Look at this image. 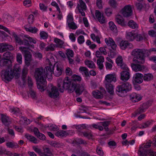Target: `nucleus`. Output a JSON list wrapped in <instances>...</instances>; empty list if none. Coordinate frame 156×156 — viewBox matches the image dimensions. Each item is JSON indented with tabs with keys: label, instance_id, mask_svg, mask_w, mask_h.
<instances>
[{
	"label": "nucleus",
	"instance_id": "obj_52",
	"mask_svg": "<svg viewBox=\"0 0 156 156\" xmlns=\"http://www.w3.org/2000/svg\"><path fill=\"white\" fill-rule=\"evenodd\" d=\"M112 9L111 8H108L105 10V12L108 16H110L112 14Z\"/></svg>",
	"mask_w": 156,
	"mask_h": 156
},
{
	"label": "nucleus",
	"instance_id": "obj_34",
	"mask_svg": "<svg viewBox=\"0 0 156 156\" xmlns=\"http://www.w3.org/2000/svg\"><path fill=\"white\" fill-rule=\"evenodd\" d=\"M28 69L27 67H24L22 70V79L24 83H25L26 81L25 78L27 74Z\"/></svg>",
	"mask_w": 156,
	"mask_h": 156
},
{
	"label": "nucleus",
	"instance_id": "obj_16",
	"mask_svg": "<svg viewBox=\"0 0 156 156\" xmlns=\"http://www.w3.org/2000/svg\"><path fill=\"white\" fill-rule=\"evenodd\" d=\"M95 14L96 17L101 23H104L106 22L107 21L105 17L99 10H96Z\"/></svg>",
	"mask_w": 156,
	"mask_h": 156
},
{
	"label": "nucleus",
	"instance_id": "obj_7",
	"mask_svg": "<svg viewBox=\"0 0 156 156\" xmlns=\"http://www.w3.org/2000/svg\"><path fill=\"white\" fill-rule=\"evenodd\" d=\"M152 143L151 140H149L147 143L143 147H140L139 150L138 154L142 156H145L146 155L150 154L151 156H156V152L153 151L151 149H147L151 146Z\"/></svg>",
	"mask_w": 156,
	"mask_h": 156
},
{
	"label": "nucleus",
	"instance_id": "obj_35",
	"mask_svg": "<svg viewBox=\"0 0 156 156\" xmlns=\"http://www.w3.org/2000/svg\"><path fill=\"white\" fill-rule=\"evenodd\" d=\"M43 153H42L41 156H50L51 151L48 147H44L43 148Z\"/></svg>",
	"mask_w": 156,
	"mask_h": 156
},
{
	"label": "nucleus",
	"instance_id": "obj_50",
	"mask_svg": "<svg viewBox=\"0 0 156 156\" xmlns=\"http://www.w3.org/2000/svg\"><path fill=\"white\" fill-rule=\"evenodd\" d=\"M96 151L97 154L99 155L102 156L104 155V152L101 147L98 146L97 148Z\"/></svg>",
	"mask_w": 156,
	"mask_h": 156
},
{
	"label": "nucleus",
	"instance_id": "obj_54",
	"mask_svg": "<svg viewBox=\"0 0 156 156\" xmlns=\"http://www.w3.org/2000/svg\"><path fill=\"white\" fill-rule=\"evenodd\" d=\"M70 28L73 30H75L77 28V26L73 22L68 23Z\"/></svg>",
	"mask_w": 156,
	"mask_h": 156
},
{
	"label": "nucleus",
	"instance_id": "obj_8",
	"mask_svg": "<svg viewBox=\"0 0 156 156\" xmlns=\"http://www.w3.org/2000/svg\"><path fill=\"white\" fill-rule=\"evenodd\" d=\"M48 95L49 97L55 98L59 95V93L57 88L52 84L48 85L47 88Z\"/></svg>",
	"mask_w": 156,
	"mask_h": 156
},
{
	"label": "nucleus",
	"instance_id": "obj_23",
	"mask_svg": "<svg viewBox=\"0 0 156 156\" xmlns=\"http://www.w3.org/2000/svg\"><path fill=\"white\" fill-rule=\"evenodd\" d=\"M104 57H101L100 58H98L97 60V65L99 68L101 70L104 67L103 62H104Z\"/></svg>",
	"mask_w": 156,
	"mask_h": 156
},
{
	"label": "nucleus",
	"instance_id": "obj_19",
	"mask_svg": "<svg viewBox=\"0 0 156 156\" xmlns=\"http://www.w3.org/2000/svg\"><path fill=\"white\" fill-rule=\"evenodd\" d=\"M151 105L148 102L143 103L140 105V108L137 110V114H139L144 112L146 109H147Z\"/></svg>",
	"mask_w": 156,
	"mask_h": 156
},
{
	"label": "nucleus",
	"instance_id": "obj_10",
	"mask_svg": "<svg viewBox=\"0 0 156 156\" xmlns=\"http://www.w3.org/2000/svg\"><path fill=\"white\" fill-rule=\"evenodd\" d=\"M121 39L119 38H117L116 40L117 41H121L119 43L120 48L122 50H125L127 48H133V45L129 43L127 41H121Z\"/></svg>",
	"mask_w": 156,
	"mask_h": 156
},
{
	"label": "nucleus",
	"instance_id": "obj_12",
	"mask_svg": "<svg viewBox=\"0 0 156 156\" xmlns=\"http://www.w3.org/2000/svg\"><path fill=\"white\" fill-rule=\"evenodd\" d=\"M132 10L130 5H126L122 9V14L125 17H129L132 15Z\"/></svg>",
	"mask_w": 156,
	"mask_h": 156
},
{
	"label": "nucleus",
	"instance_id": "obj_57",
	"mask_svg": "<svg viewBox=\"0 0 156 156\" xmlns=\"http://www.w3.org/2000/svg\"><path fill=\"white\" fill-rule=\"evenodd\" d=\"M77 41L78 43L81 44L84 42V36L83 35L80 36L77 38Z\"/></svg>",
	"mask_w": 156,
	"mask_h": 156
},
{
	"label": "nucleus",
	"instance_id": "obj_1",
	"mask_svg": "<svg viewBox=\"0 0 156 156\" xmlns=\"http://www.w3.org/2000/svg\"><path fill=\"white\" fill-rule=\"evenodd\" d=\"M51 66L46 67L44 69L42 67L37 68L35 69L34 76L37 82V88L44 90L46 88V78L51 79L53 73Z\"/></svg>",
	"mask_w": 156,
	"mask_h": 156
},
{
	"label": "nucleus",
	"instance_id": "obj_63",
	"mask_svg": "<svg viewBox=\"0 0 156 156\" xmlns=\"http://www.w3.org/2000/svg\"><path fill=\"white\" fill-rule=\"evenodd\" d=\"M119 66L121 67V69H123V70L127 71L129 70L128 66L124 62L122 63Z\"/></svg>",
	"mask_w": 156,
	"mask_h": 156
},
{
	"label": "nucleus",
	"instance_id": "obj_47",
	"mask_svg": "<svg viewBox=\"0 0 156 156\" xmlns=\"http://www.w3.org/2000/svg\"><path fill=\"white\" fill-rule=\"evenodd\" d=\"M66 54L67 58H72L73 57L74 55V53L73 51L69 49H68L66 50Z\"/></svg>",
	"mask_w": 156,
	"mask_h": 156
},
{
	"label": "nucleus",
	"instance_id": "obj_45",
	"mask_svg": "<svg viewBox=\"0 0 156 156\" xmlns=\"http://www.w3.org/2000/svg\"><path fill=\"white\" fill-rule=\"evenodd\" d=\"M86 126L85 125V124H82L81 125H77L75 127L76 129L78 130V133H81V132H80V130L86 129Z\"/></svg>",
	"mask_w": 156,
	"mask_h": 156
},
{
	"label": "nucleus",
	"instance_id": "obj_22",
	"mask_svg": "<svg viewBox=\"0 0 156 156\" xmlns=\"http://www.w3.org/2000/svg\"><path fill=\"white\" fill-rule=\"evenodd\" d=\"M131 67L136 72L141 71L144 69V66L140 65L132 64Z\"/></svg>",
	"mask_w": 156,
	"mask_h": 156
},
{
	"label": "nucleus",
	"instance_id": "obj_28",
	"mask_svg": "<svg viewBox=\"0 0 156 156\" xmlns=\"http://www.w3.org/2000/svg\"><path fill=\"white\" fill-rule=\"evenodd\" d=\"M136 34L133 33L132 32L126 33V38L129 41H133L135 38Z\"/></svg>",
	"mask_w": 156,
	"mask_h": 156
},
{
	"label": "nucleus",
	"instance_id": "obj_55",
	"mask_svg": "<svg viewBox=\"0 0 156 156\" xmlns=\"http://www.w3.org/2000/svg\"><path fill=\"white\" fill-rule=\"evenodd\" d=\"M12 17L10 16H5L3 18V20L6 23H8L12 20Z\"/></svg>",
	"mask_w": 156,
	"mask_h": 156
},
{
	"label": "nucleus",
	"instance_id": "obj_5",
	"mask_svg": "<svg viewBox=\"0 0 156 156\" xmlns=\"http://www.w3.org/2000/svg\"><path fill=\"white\" fill-rule=\"evenodd\" d=\"M116 81V77L115 74H110L105 76L104 83L108 92L111 95H113L114 93V86L112 82L115 83Z\"/></svg>",
	"mask_w": 156,
	"mask_h": 156
},
{
	"label": "nucleus",
	"instance_id": "obj_33",
	"mask_svg": "<svg viewBox=\"0 0 156 156\" xmlns=\"http://www.w3.org/2000/svg\"><path fill=\"white\" fill-rule=\"evenodd\" d=\"M85 65L89 68L93 69L95 67V65L94 62L91 61L86 60L84 62Z\"/></svg>",
	"mask_w": 156,
	"mask_h": 156
},
{
	"label": "nucleus",
	"instance_id": "obj_48",
	"mask_svg": "<svg viewBox=\"0 0 156 156\" xmlns=\"http://www.w3.org/2000/svg\"><path fill=\"white\" fill-rule=\"evenodd\" d=\"M116 62L118 66L120 65L122 63H124L122 58V56H118L116 59Z\"/></svg>",
	"mask_w": 156,
	"mask_h": 156
},
{
	"label": "nucleus",
	"instance_id": "obj_37",
	"mask_svg": "<svg viewBox=\"0 0 156 156\" xmlns=\"http://www.w3.org/2000/svg\"><path fill=\"white\" fill-rule=\"evenodd\" d=\"M128 25L133 29H136L138 28V25L133 20L129 21L128 23Z\"/></svg>",
	"mask_w": 156,
	"mask_h": 156
},
{
	"label": "nucleus",
	"instance_id": "obj_38",
	"mask_svg": "<svg viewBox=\"0 0 156 156\" xmlns=\"http://www.w3.org/2000/svg\"><path fill=\"white\" fill-rule=\"evenodd\" d=\"M25 29L26 31L34 34L36 33L38 31V29L35 27H25Z\"/></svg>",
	"mask_w": 156,
	"mask_h": 156
},
{
	"label": "nucleus",
	"instance_id": "obj_14",
	"mask_svg": "<svg viewBox=\"0 0 156 156\" xmlns=\"http://www.w3.org/2000/svg\"><path fill=\"white\" fill-rule=\"evenodd\" d=\"M120 74L121 80L124 82L127 81L130 78L129 70H123L120 73Z\"/></svg>",
	"mask_w": 156,
	"mask_h": 156
},
{
	"label": "nucleus",
	"instance_id": "obj_62",
	"mask_svg": "<svg viewBox=\"0 0 156 156\" xmlns=\"http://www.w3.org/2000/svg\"><path fill=\"white\" fill-rule=\"evenodd\" d=\"M73 18L72 15L71 14H69L67 16V23H68L73 22Z\"/></svg>",
	"mask_w": 156,
	"mask_h": 156
},
{
	"label": "nucleus",
	"instance_id": "obj_60",
	"mask_svg": "<svg viewBox=\"0 0 156 156\" xmlns=\"http://www.w3.org/2000/svg\"><path fill=\"white\" fill-rule=\"evenodd\" d=\"M135 38L137 41H142L143 39V37L142 35L140 34H136Z\"/></svg>",
	"mask_w": 156,
	"mask_h": 156
},
{
	"label": "nucleus",
	"instance_id": "obj_39",
	"mask_svg": "<svg viewBox=\"0 0 156 156\" xmlns=\"http://www.w3.org/2000/svg\"><path fill=\"white\" fill-rule=\"evenodd\" d=\"M3 154H6L9 156H11L12 154L10 152L6 151L5 148L2 147L0 148V155H2Z\"/></svg>",
	"mask_w": 156,
	"mask_h": 156
},
{
	"label": "nucleus",
	"instance_id": "obj_9",
	"mask_svg": "<svg viewBox=\"0 0 156 156\" xmlns=\"http://www.w3.org/2000/svg\"><path fill=\"white\" fill-rule=\"evenodd\" d=\"M47 60L49 62V66H51V69L53 70L54 72L53 73H54L55 75L57 76H59L61 75L63 71V66L60 64H57L56 66V70L54 72V67L53 65V63H51L49 59H47Z\"/></svg>",
	"mask_w": 156,
	"mask_h": 156
},
{
	"label": "nucleus",
	"instance_id": "obj_40",
	"mask_svg": "<svg viewBox=\"0 0 156 156\" xmlns=\"http://www.w3.org/2000/svg\"><path fill=\"white\" fill-rule=\"evenodd\" d=\"M73 79L70 80L71 81H74L76 84H78L76 82H80L81 80V77L77 75H74L73 76Z\"/></svg>",
	"mask_w": 156,
	"mask_h": 156
},
{
	"label": "nucleus",
	"instance_id": "obj_36",
	"mask_svg": "<svg viewBox=\"0 0 156 156\" xmlns=\"http://www.w3.org/2000/svg\"><path fill=\"white\" fill-rule=\"evenodd\" d=\"M68 134V133L65 131L62 130H60L57 132L55 135L58 137H63L67 136Z\"/></svg>",
	"mask_w": 156,
	"mask_h": 156
},
{
	"label": "nucleus",
	"instance_id": "obj_13",
	"mask_svg": "<svg viewBox=\"0 0 156 156\" xmlns=\"http://www.w3.org/2000/svg\"><path fill=\"white\" fill-rule=\"evenodd\" d=\"M19 49L24 55L25 59L31 60L32 55L28 51V49H29V47H20L19 48Z\"/></svg>",
	"mask_w": 156,
	"mask_h": 156
},
{
	"label": "nucleus",
	"instance_id": "obj_32",
	"mask_svg": "<svg viewBox=\"0 0 156 156\" xmlns=\"http://www.w3.org/2000/svg\"><path fill=\"white\" fill-rule=\"evenodd\" d=\"M78 134L80 136H81L82 134H83V136L89 139H91L93 136L92 134L89 132H83Z\"/></svg>",
	"mask_w": 156,
	"mask_h": 156
},
{
	"label": "nucleus",
	"instance_id": "obj_64",
	"mask_svg": "<svg viewBox=\"0 0 156 156\" xmlns=\"http://www.w3.org/2000/svg\"><path fill=\"white\" fill-rule=\"evenodd\" d=\"M11 56V53L9 51L4 53L3 56V59H9Z\"/></svg>",
	"mask_w": 156,
	"mask_h": 156
},
{
	"label": "nucleus",
	"instance_id": "obj_27",
	"mask_svg": "<svg viewBox=\"0 0 156 156\" xmlns=\"http://www.w3.org/2000/svg\"><path fill=\"white\" fill-rule=\"evenodd\" d=\"M79 4L77 5V8L78 10H86V6L85 3L82 0H79Z\"/></svg>",
	"mask_w": 156,
	"mask_h": 156
},
{
	"label": "nucleus",
	"instance_id": "obj_43",
	"mask_svg": "<svg viewBox=\"0 0 156 156\" xmlns=\"http://www.w3.org/2000/svg\"><path fill=\"white\" fill-rule=\"evenodd\" d=\"M116 22L121 26H125L126 25L124 23L123 19L121 17H117L116 18Z\"/></svg>",
	"mask_w": 156,
	"mask_h": 156
},
{
	"label": "nucleus",
	"instance_id": "obj_11",
	"mask_svg": "<svg viewBox=\"0 0 156 156\" xmlns=\"http://www.w3.org/2000/svg\"><path fill=\"white\" fill-rule=\"evenodd\" d=\"M106 93V90L104 88L101 87L99 90H96L93 91L92 94L95 98L101 99L103 98L104 94Z\"/></svg>",
	"mask_w": 156,
	"mask_h": 156
},
{
	"label": "nucleus",
	"instance_id": "obj_30",
	"mask_svg": "<svg viewBox=\"0 0 156 156\" xmlns=\"http://www.w3.org/2000/svg\"><path fill=\"white\" fill-rule=\"evenodd\" d=\"M6 145L10 148H16L19 147L18 144L14 142H8L6 143Z\"/></svg>",
	"mask_w": 156,
	"mask_h": 156
},
{
	"label": "nucleus",
	"instance_id": "obj_56",
	"mask_svg": "<svg viewBox=\"0 0 156 156\" xmlns=\"http://www.w3.org/2000/svg\"><path fill=\"white\" fill-rule=\"evenodd\" d=\"M17 62L20 64L22 63V56L21 54L18 53L16 56Z\"/></svg>",
	"mask_w": 156,
	"mask_h": 156
},
{
	"label": "nucleus",
	"instance_id": "obj_61",
	"mask_svg": "<svg viewBox=\"0 0 156 156\" xmlns=\"http://www.w3.org/2000/svg\"><path fill=\"white\" fill-rule=\"evenodd\" d=\"M55 47V45L54 44H51L46 47L45 48V49L47 51L49 50L53 51L54 50Z\"/></svg>",
	"mask_w": 156,
	"mask_h": 156
},
{
	"label": "nucleus",
	"instance_id": "obj_3",
	"mask_svg": "<svg viewBox=\"0 0 156 156\" xmlns=\"http://www.w3.org/2000/svg\"><path fill=\"white\" fill-rule=\"evenodd\" d=\"M153 51H156V48H153L149 50L138 48L133 50L131 52V55L134 57L133 62L135 63L143 64L145 62V57L149 56L151 52Z\"/></svg>",
	"mask_w": 156,
	"mask_h": 156
},
{
	"label": "nucleus",
	"instance_id": "obj_58",
	"mask_svg": "<svg viewBox=\"0 0 156 156\" xmlns=\"http://www.w3.org/2000/svg\"><path fill=\"white\" fill-rule=\"evenodd\" d=\"M10 111L14 114H16L20 112V110L18 108L16 107H13L10 108Z\"/></svg>",
	"mask_w": 156,
	"mask_h": 156
},
{
	"label": "nucleus",
	"instance_id": "obj_15",
	"mask_svg": "<svg viewBox=\"0 0 156 156\" xmlns=\"http://www.w3.org/2000/svg\"><path fill=\"white\" fill-rule=\"evenodd\" d=\"M105 41L108 46H110L114 50H116L117 45L112 38L110 37L105 38Z\"/></svg>",
	"mask_w": 156,
	"mask_h": 156
},
{
	"label": "nucleus",
	"instance_id": "obj_2",
	"mask_svg": "<svg viewBox=\"0 0 156 156\" xmlns=\"http://www.w3.org/2000/svg\"><path fill=\"white\" fill-rule=\"evenodd\" d=\"M57 83L58 89L61 93L63 92L66 89L70 93L75 90L76 94H80L84 90L85 87L84 83L81 85L76 84L74 81H71L68 78L63 80L60 78L58 80Z\"/></svg>",
	"mask_w": 156,
	"mask_h": 156
},
{
	"label": "nucleus",
	"instance_id": "obj_31",
	"mask_svg": "<svg viewBox=\"0 0 156 156\" xmlns=\"http://www.w3.org/2000/svg\"><path fill=\"white\" fill-rule=\"evenodd\" d=\"M12 35L14 38L15 40L18 44L21 45V44H22V40L21 39L20 37L17 35L14 32H13L12 33Z\"/></svg>",
	"mask_w": 156,
	"mask_h": 156
},
{
	"label": "nucleus",
	"instance_id": "obj_49",
	"mask_svg": "<svg viewBox=\"0 0 156 156\" xmlns=\"http://www.w3.org/2000/svg\"><path fill=\"white\" fill-rule=\"evenodd\" d=\"M28 94H30V97L32 98H34L36 96V93L35 91L33 90L32 88H30V90L28 91Z\"/></svg>",
	"mask_w": 156,
	"mask_h": 156
},
{
	"label": "nucleus",
	"instance_id": "obj_24",
	"mask_svg": "<svg viewBox=\"0 0 156 156\" xmlns=\"http://www.w3.org/2000/svg\"><path fill=\"white\" fill-rule=\"evenodd\" d=\"M1 118L2 121L3 123L5 126H8L10 123L9 118L5 115H2Z\"/></svg>",
	"mask_w": 156,
	"mask_h": 156
},
{
	"label": "nucleus",
	"instance_id": "obj_20",
	"mask_svg": "<svg viewBox=\"0 0 156 156\" xmlns=\"http://www.w3.org/2000/svg\"><path fill=\"white\" fill-rule=\"evenodd\" d=\"M0 65L2 66H6L8 69L10 68L12 66V62L9 59H2L0 62Z\"/></svg>",
	"mask_w": 156,
	"mask_h": 156
},
{
	"label": "nucleus",
	"instance_id": "obj_18",
	"mask_svg": "<svg viewBox=\"0 0 156 156\" xmlns=\"http://www.w3.org/2000/svg\"><path fill=\"white\" fill-rule=\"evenodd\" d=\"M143 74L139 73H136L133 76V80L135 83H140L143 81Z\"/></svg>",
	"mask_w": 156,
	"mask_h": 156
},
{
	"label": "nucleus",
	"instance_id": "obj_42",
	"mask_svg": "<svg viewBox=\"0 0 156 156\" xmlns=\"http://www.w3.org/2000/svg\"><path fill=\"white\" fill-rule=\"evenodd\" d=\"M54 41L56 43V46L58 47H62L64 44L63 41L57 38L55 39Z\"/></svg>",
	"mask_w": 156,
	"mask_h": 156
},
{
	"label": "nucleus",
	"instance_id": "obj_26",
	"mask_svg": "<svg viewBox=\"0 0 156 156\" xmlns=\"http://www.w3.org/2000/svg\"><path fill=\"white\" fill-rule=\"evenodd\" d=\"M25 137L30 141L34 144H37L38 143V141L37 139L32 136L27 134L25 135Z\"/></svg>",
	"mask_w": 156,
	"mask_h": 156
},
{
	"label": "nucleus",
	"instance_id": "obj_25",
	"mask_svg": "<svg viewBox=\"0 0 156 156\" xmlns=\"http://www.w3.org/2000/svg\"><path fill=\"white\" fill-rule=\"evenodd\" d=\"M79 70L83 74H84L86 76H89V71L86 67L80 66L79 68Z\"/></svg>",
	"mask_w": 156,
	"mask_h": 156
},
{
	"label": "nucleus",
	"instance_id": "obj_21",
	"mask_svg": "<svg viewBox=\"0 0 156 156\" xmlns=\"http://www.w3.org/2000/svg\"><path fill=\"white\" fill-rule=\"evenodd\" d=\"M130 99L132 102H137L141 99V98L139 94L136 93H133L130 96Z\"/></svg>",
	"mask_w": 156,
	"mask_h": 156
},
{
	"label": "nucleus",
	"instance_id": "obj_29",
	"mask_svg": "<svg viewBox=\"0 0 156 156\" xmlns=\"http://www.w3.org/2000/svg\"><path fill=\"white\" fill-rule=\"evenodd\" d=\"M153 76L151 73L146 74L143 76V80L145 81H149L152 80Z\"/></svg>",
	"mask_w": 156,
	"mask_h": 156
},
{
	"label": "nucleus",
	"instance_id": "obj_4",
	"mask_svg": "<svg viewBox=\"0 0 156 156\" xmlns=\"http://www.w3.org/2000/svg\"><path fill=\"white\" fill-rule=\"evenodd\" d=\"M21 69L18 64H16L14 66L13 70L10 68L2 70L1 76L3 81L7 82L10 81L15 76L16 79L18 78L20 76Z\"/></svg>",
	"mask_w": 156,
	"mask_h": 156
},
{
	"label": "nucleus",
	"instance_id": "obj_41",
	"mask_svg": "<svg viewBox=\"0 0 156 156\" xmlns=\"http://www.w3.org/2000/svg\"><path fill=\"white\" fill-rule=\"evenodd\" d=\"M109 27L111 30L114 32H116L117 31V27L113 22L110 21L109 23Z\"/></svg>",
	"mask_w": 156,
	"mask_h": 156
},
{
	"label": "nucleus",
	"instance_id": "obj_51",
	"mask_svg": "<svg viewBox=\"0 0 156 156\" xmlns=\"http://www.w3.org/2000/svg\"><path fill=\"white\" fill-rule=\"evenodd\" d=\"M75 141L77 144H83L84 145H86L87 144V142L83 140L81 138H78Z\"/></svg>",
	"mask_w": 156,
	"mask_h": 156
},
{
	"label": "nucleus",
	"instance_id": "obj_44",
	"mask_svg": "<svg viewBox=\"0 0 156 156\" xmlns=\"http://www.w3.org/2000/svg\"><path fill=\"white\" fill-rule=\"evenodd\" d=\"M153 122V120H151L150 121H147L146 122H145L141 125V126L140 127V129H143L148 127L149 125H151Z\"/></svg>",
	"mask_w": 156,
	"mask_h": 156
},
{
	"label": "nucleus",
	"instance_id": "obj_53",
	"mask_svg": "<svg viewBox=\"0 0 156 156\" xmlns=\"http://www.w3.org/2000/svg\"><path fill=\"white\" fill-rule=\"evenodd\" d=\"M41 37L43 39H46L48 37V34L44 31H41L40 33Z\"/></svg>",
	"mask_w": 156,
	"mask_h": 156
},
{
	"label": "nucleus",
	"instance_id": "obj_46",
	"mask_svg": "<svg viewBox=\"0 0 156 156\" xmlns=\"http://www.w3.org/2000/svg\"><path fill=\"white\" fill-rule=\"evenodd\" d=\"M90 36L92 39L94 41H96L98 44L101 43L100 39L98 36H96L94 34H91Z\"/></svg>",
	"mask_w": 156,
	"mask_h": 156
},
{
	"label": "nucleus",
	"instance_id": "obj_6",
	"mask_svg": "<svg viewBox=\"0 0 156 156\" xmlns=\"http://www.w3.org/2000/svg\"><path fill=\"white\" fill-rule=\"evenodd\" d=\"M132 89V85L129 83H124L118 85L116 88V92L119 96L122 97L124 93L130 91Z\"/></svg>",
	"mask_w": 156,
	"mask_h": 156
},
{
	"label": "nucleus",
	"instance_id": "obj_59",
	"mask_svg": "<svg viewBox=\"0 0 156 156\" xmlns=\"http://www.w3.org/2000/svg\"><path fill=\"white\" fill-rule=\"evenodd\" d=\"M49 129L51 131H57L59 130V128L55 125H52L49 127Z\"/></svg>",
	"mask_w": 156,
	"mask_h": 156
},
{
	"label": "nucleus",
	"instance_id": "obj_17",
	"mask_svg": "<svg viewBox=\"0 0 156 156\" xmlns=\"http://www.w3.org/2000/svg\"><path fill=\"white\" fill-rule=\"evenodd\" d=\"M14 48L12 46L6 43H2L0 44V50L2 52H3L7 50H12Z\"/></svg>",
	"mask_w": 156,
	"mask_h": 156
}]
</instances>
